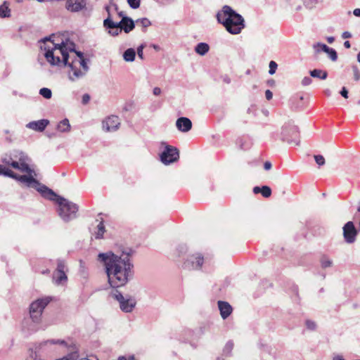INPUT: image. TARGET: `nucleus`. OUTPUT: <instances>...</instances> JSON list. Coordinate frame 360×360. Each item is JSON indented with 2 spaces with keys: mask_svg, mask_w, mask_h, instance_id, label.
Segmentation results:
<instances>
[{
  "mask_svg": "<svg viewBox=\"0 0 360 360\" xmlns=\"http://www.w3.org/2000/svg\"><path fill=\"white\" fill-rule=\"evenodd\" d=\"M131 250L117 255L112 252L99 253L98 260L104 263L108 283L112 288L125 285L133 276L134 265L130 260Z\"/></svg>",
  "mask_w": 360,
  "mask_h": 360,
  "instance_id": "f257e3e1",
  "label": "nucleus"
},
{
  "mask_svg": "<svg viewBox=\"0 0 360 360\" xmlns=\"http://www.w3.org/2000/svg\"><path fill=\"white\" fill-rule=\"evenodd\" d=\"M217 19L218 22L223 25L226 31L231 34L240 33L245 27L243 16L227 5L224 6L217 13Z\"/></svg>",
  "mask_w": 360,
  "mask_h": 360,
  "instance_id": "f03ea898",
  "label": "nucleus"
},
{
  "mask_svg": "<svg viewBox=\"0 0 360 360\" xmlns=\"http://www.w3.org/2000/svg\"><path fill=\"white\" fill-rule=\"evenodd\" d=\"M42 41L44 43L49 41L51 44V46H45L44 47L45 50L44 56L51 65L60 66L63 65L68 67L71 56L69 55L64 42L56 44L54 42V40L51 39V37H45L42 39Z\"/></svg>",
  "mask_w": 360,
  "mask_h": 360,
  "instance_id": "7ed1b4c3",
  "label": "nucleus"
},
{
  "mask_svg": "<svg viewBox=\"0 0 360 360\" xmlns=\"http://www.w3.org/2000/svg\"><path fill=\"white\" fill-rule=\"evenodd\" d=\"M30 172H25L27 174L24 175H19L13 171V176H11V178L18 181L27 188L36 189L46 199L54 198L56 196V193L36 179L37 174L30 167Z\"/></svg>",
  "mask_w": 360,
  "mask_h": 360,
  "instance_id": "20e7f679",
  "label": "nucleus"
},
{
  "mask_svg": "<svg viewBox=\"0 0 360 360\" xmlns=\"http://www.w3.org/2000/svg\"><path fill=\"white\" fill-rule=\"evenodd\" d=\"M1 162L6 167H11L20 172H30L29 162L30 160L28 155L23 151L18 149H13L4 153L1 157Z\"/></svg>",
  "mask_w": 360,
  "mask_h": 360,
  "instance_id": "39448f33",
  "label": "nucleus"
},
{
  "mask_svg": "<svg viewBox=\"0 0 360 360\" xmlns=\"http://www.w3.org/2000/svg\"><path fill=\"white\" fill-rule=\"evenodd\" d=\"M70 51L76 55L71 56V58L69 60L68 68H70V70L68 72V78L72 82H75L85 76L88 72L89 68L87 62L89 60L84 58V54L81 51H77L73 49Z\"/></svg>",
  "mask_w": 360,
  "mask_h": 360,
  "instance_id": "423d86ee",
  "label": "nucleus"
},
{
  "mask_svg": "<svg viewBox=\"0 0 360 360\" xmlns=\"http://www.w3.org/2000/svg\"><path fill=\"white\" fill-rule=\"evenodd\" d=\"M275 141L281 140L289 144L298 146L300 143V133L297 126L289 122L284 124L280 129L274 132L271 136Z\"/></svg>",
  "mask_w": 360,
  "mask_h": 360,
  "instance_id": "0eeeda50",
  "label": "nucleus"
},
{
  "mask_svg": "<svg viewBox=\"0 0 360 360\" xmlns=\"http://www.w3.org/2000/svg\"><path fill=\"white\" fill-rule=\"evenodd\" d=\"M49 200L56 201L58 205V213L65 222H68L77 218L79 207L77 204L56 194V196Z\"/></svg>",
  "mask_w": 360,
  "mask_h": 360,
  "instance_id": "6e6552de",
  "label": "nucleus"
},
{
  "mask_svg": "<svg viewBox=\"0 0 360 360\" xmlns=\"http://www.w3.org/2000/svg\"><path fill=\"white\" fill-rule=\"evenodd\" d=\"M51 300L52 297L48 296L39 298L31 303L30 315L33 322L38 323L41 321L42 312Z\"/></svg>",
  "mask_w": 360,
  "mask_h": 360,
  "instance_id": "1a4fd4ad",
  "label": "nucleus"
},
{
  "mask_svg": "<svg viewBox=\"0 0 360 360\" xmlns=\"http://www.w3.org/2000/svg\"><path fill=\"white\" fill-rule=\"evenodd\" d=\"M112 296L119 302L120 309L125 313L132 311L136 304V301L134 297H124L117 290L112 293Z\"/></svg>",
  "mask_w": 360,
  "mask_h": 360,
  "instance_id": "9d476101",
  "label": "nucleus"
},
{
  "mask_svg": "<svg viewBox=\"0 0 360 360\" xmlns=\"http://www.w3.org/2000/svg\"><path fill=\"white\" fill-rule=\"evenodd\" d=\"M165 148L160 154V160L165 165H169L176 162L179 158V150L174 146L162 143Z\"/></svg>",
  "mask_w": 360,
  "mask_h": 360,
  "instance_id": "9b49d317",
  "label": "nucleus"
},
{
  "mask_svg": "<svg viewBox=\"0 0 360 360\" xmlns=\"http://www.w3.org/2000/svg\"><path fill=\"white\" fill-rule=\"evenodd\" d=\"M68 268L64 260L58 259L57 267L53 274V281L57 285H63L68 281Z\"/></svg>",
  "mask_w": 360,
  "mask_h": 360,
  "instance_id": "f8f14e48",
  "label": "nucleus"
},
{
  "mask_svg": "<svg viewBox=\"0 0 360 360\" xmlns=\"http://www.w3.org/2000/svg\"><path fill=\"white\" fill-rule=\"evenodd\" d=\"M204 262V257L200 253L193 254L188 256L184 263V268L188 270L200 269Z\"/></svg>",
  "mask_w": 360,
  "mask_h": 360,
  "instance_id": "ddd939ff",
  "label": "nucleus"
},
{
  "mask_svg": "<svg viewBox=\"0 0 360 360\" xmlns=\"http://www.w3.org/2000/svg\"><path fill=\"white\" fill-rule=\"evenodd\" d=\"M120 119L116 115H110L102 122V128L105 131L110 132L117 130L120 127Z\"/></svg>",
  "mask_w": 360,
  "mask_h": 360,
  "instance_id": "4468645a",
  "label": "nucleus"
},
{
  "mask_svg": "<svg viewBox=\"0 0 360 360\" xmlns=\"http://www.w3.org/2000/svg\"><path fill=\"white\" fill-rule=\"evenodd\" d=\"M343 235L347 243H352L355 241L357 231L352 221H348L345 224Z\"/></svg>",
  "mask_w": 360,
  "mask_h": 360,
  "instance_id": "2eb2a0df",
  "label": "nucleus"
},
{
  "mask_svg": "<svg viewBox=\"0 0 360 360\" xmlns=\"http://www.w3.org/2000/svg\"><path fill=\"white\" fill-rule=\"evenodd\" d=\"M86 0H66L65 8L70 12H79L86 8Z\"/></svg>",
  "mask_w": 360,
  "mask_h": 360,
  "instance_id": "dca6fc26",
  "label": "nucleus"
},
{
  "mask_svg": "<svg viewBox=\"0 0 360 360\" xmlns=\"http://www.w3.org/2000/svg\"><path fill=\"white\" fill-rule=\"evenodd\" d=\"M49 122L48 120L42 119L37 121H32L27 124L26 127L36 131H43Z\"/></svg>",
  "mask_w": 360,
  "mask_h": 360,
  "instance_id": "f3484780",
  "label": "nucleus"
},
{
  "mask_svg": "<svg viewBox=\"0 0 360 360\" xmlns=\"http://www.w3.org/2000/svg\"><path fill=\"white\" fill-rule=\"evenodd\" d=\"M176 126L179 131L182 132H187L191 130L192 127V122L188 118L181 117L177 119Z\"/></svg>",
  "mask_w": 360,
  "mask_h": 360,
  "instance_id": "a211bd4d",
  "label": "nucleus"
},
{
  "mask_svg": "<svg viewBox=\"0 0 360 360\" xmlns=\"http://www.w3.org/2000/svg\"><path fill=\"white\" fill-rule=\"evenodd\" d=\"M218 307L223 319H227L232 313V307L227 302L218 301Z\"/></svg>",
  "mask_w": 360,
  "mask_h": 360,
  "instance_id": "6ab92c4d",
  "label": "nucleus"
},
{
  "mask_svg": "<svg viewBox=\"0 0 360 360\" xmlns=\"http://www.w3.org/2000/svg\"><path fill=\"white\" fill-rule=\"evenodd\" d=\"M123 25L124 22H122V19L118 22H113L112 17L106 18L103 20V27L105 29H117V30L120 29L122 31L123 30Z\"/></svg>",
  "mask_w": 360,
  "mask_h": 360,
  "instance_id": "aec40b11",
  "label": "nucleus"
},
{
  "mask_svg": "<svg viewBox=\"0 0 360 360\" xmlns=\"http://www.w3.org/2000/svg\"><path fill=\"white\" fill-rule=\"evenodd\" d=\"M43 344L44 345H46L47 344H53V345H55V344H60V345H63L66 347L68 352H70V351L73 350V347L72 346H75V347H79L78 345L76 343H75V342H71L70 344H68L65 340H46V341L44 342Z\"/></svg>",
  "mask_w": 360,
  "mask_h": 360,
  "instance_id": "412c9836",
  "label": "nucleus"
},
{
  "mask_svg": "<svg viewBox=\"0 0 360 360\" xmlns=\"http://www.w3.org/2000/svg\"><path fill=\"white\" fill-rule=\"evenodd\" d=\"M122 22H124L123 30L125 33L130 32L135 27L134 21L131 18H129L128 16L122 17Z\"/></svg>",
  "mask_w": 360,
  "mask_h": 360,
  "instance_id": "4be33fe9",
  "label": "nucleus"
},
{
  "mask_svg": "<svg viewBox=\"0 0 360 360\" xmlns=\"http://www.w3.org/2000/svg\"><path fill=\"white\" fill-rule=\"evenodd\" d=\"M9 2L5 1L0 5V18H10L11 15V10L9 8Z\"/></svg>",
  "mask_w": 360,
  "mask_h": 360,
  "instance_id": "5701e85b",
  "label": "nucleus"
},
{
  "mask_svg": "<svg viewBox=\"0 0 360 360\" xmlns=\"http://www.w3.org/2000/svg\"><path fill=\"white\" fill-rule=\"evenodd\" d=\"M252 191L255 194L261 193L262 195L264 198L270 197V187L268 186H263L262 187L255 186L252 189Z\"/></svg>",
  "mask_w": 360,
  "mask_h": 360,
  "instance_id": "b1692460",
  "label": "nucleus"
},
{
  "mask_svg": "<svg viewBox=\"0 0 360 360\" xmlns=\"http://www.w3.org/2000/svg\"><path fill=\"white\" fill-rule=\"evenodd\" d=\"M73 347V350L68 352V354L62 358L58 359V360H77L79 356V347Z\"/></svg>",
  "mask_w": 360,
  "mask_h": 360,
  "instance_id": "393cba45",
  "label": "nucleus"
},
{
  "mask_svg": "<svg viewBox=\"0 0 360 360\" xmlns=\"http://www.w3.org/2000/svg\"><path fill=\"white\" fill-rule=\"evenodd\" d=\"M209 45L204 42L198 43L195 47V51L200 56L205 55L209 51Z\"/></svg>",
  "mask_w": 360,
  "mask_h": 360,
  "instance_id": "a878e982",
  "label": "nucleus"
},
{
  "mask_svg": "<svg viewBox=\"0 0 360 360\" xmlns=\"http://www.w3.org/2000/svg\"><path fill=\"white\" fill-rule=\"evenodd\" d=\"M136 51L134 49H127L123 53V58L127 62H133L135 60Z\"/></svg>",
  "mask_w": 360,
  "mask_h": 360,
  "instance_id": "bb28decb",
  "label": "nucleus"
},
{
  "mask_svg": "<svg viewBox=\"0 0 360 360\" xmlns=\"http://www.w3.org/2000/svg\"><path fill=\"white\" fill-rule=\"evenodd\" d=\"M309 73L312 77L319 78L321 79H326L328 77V73L326 71L319 69H314L311 70Z\"/></svg>",
  "mask_w": 360,
  "mask_h": 360,
  "instance_id": "cd10ccee",
  "label": "nucleus"
},
{
  "mask_svg": "<svg viewBox=\"0 0 360 360\" xmlns=\"http://www.w3.org/2000/svg\"><path fill=\"white\" fill-rule=\"evenodd\" d=\"M57 129L60 132H68L70 130L69 120L65 118L60 121L57 125Z\"/></svg>",
  "mask_w": 360,
  "mask_h": 360,
  "instance_id": "c85d7f7f",
  "label": "nucleus"
},
{
  "mask_svg": "<svg viewBox=\"0 0 360 360\" xmlns=\"http://www.w3.org/2000/svg\"><path fill=\"white\" fill-rule=\"evenodd\" d=\"M105 231V229L103 222L100 221L99 224L97 225L96 231H94L93 235L96 239H101L103 238Z\"/></svg>",
  "mask_w": 360,
  "mask_h": 360,
  "instance_id": "c756f323",
  "label": "nucleus"
},
{
  "mask_svg": "<svg viewBox=\"0 0 360 360\" xmlns=\"http://www.w3.org/2000/svg\"><path fill=\"white\" fill-rule=\"evenodd\" d=\"M320 262L321 267L323 269L330 267L333 265L332 259L326 255H323L321 257Z\"/></svg>",
  "mask_w": 360,
  "mask_h": 360,
  "instance_id": "7c9ffc66",
  "label": "nucleus"
},
{
  "mask_svg": "<svg viewBox=\"0 0 360 360\" xmlns=\"http://www.w3.org/2000/svg\"><path fill=\"white\" fill-rule=\"evenodd\" d=\"M0 175L11 178L13 176V171L2 163L0 164Z\"/></svg>",
  "mask_w": 360,
  "mask_h": 360,
  "instance_id": "2f4dec72",
  "label": "nucleus"
},
{
  "mask_svg": "<svg viewBox=\"0 0 360 360\" xmlns=\"http://www.w3.org/2000/svg\"><path fill=\"white\" fill-rule=\"evenodd\" d=\"M324 49L326 50V53L328 54L330 58L333 61H336L338 59V54L335 49L330 48L328 46H324Z\"/></svg>",
  "mask_w": 360,
  "mask_h": 360,
  "instance_id": "473e14b6",
  "label": "nucleus"
},
{
  "mask_svg": "<svg viewBox=\"0 0 360 360\" xmlns=\"http://www.w3.org/2000/svg\"><path fill=\"white\" fill-rule=\"evenodd\" d=\"M39 94L46 99H49L52 96L51 90L46 87L41 88L39 90Z\"/></svg>",
  "mask_w": 360,
  "mask_h": 360,
  "instance_id": "72a5a7b5",
  "label": "nucleus"
},
{
  "mask_svg": "<svg viewBox=\"0 0 360 360\" xmlns=\"http://www.w3.org/2000/svg\"><path fill=\"white\" fill-rule=\"evenodd\" d=\"M137 25H141L143 27L146 28L151 25L149 19L146 18H139L136 20Z\"/></svg>",
  "mask_w": 360,
  "mask_h": 360,
  "instance_id": "f704fd0d",
  "label": "nucleus"
},
{
  "mask_svg": "<svg viewBox=\"0 0 360 360\" xmlns=\"http://www.w3.org/2000/svg\"><path fill=\"white\" fill-rule=\"evenodd\" d=\"M233 348V342L232 341H229L226 344V345L223 349L224 354L226 356L230 355Z\"/></svg>",
  "mask_w": 360,
  "mask_h": 360,
  "instance_id": "c9c22d12",
  "label": "nucleus"
},
{
  "mask_svg": "<svg viewBox=\"0 0 360 360\" xmlns=\"http://www.w3.org/2000/svg\"><path fill=\"white\" fill-rule=\"evenodd\" d=\"M127 3L131 8L136 9L141 5V0H127Z\"/></svg>",
  "mask_w": 360,
  "mask_h": 360,
  "instance_id": "e433bc0d",
  "label": "nucleus"
},
{
  "mask_svg": "<svg viewBox=\"0 0 360 360\" xmlns=\"http://www.w3.org/2000/svg\"><path fill=\"white\" fill-rule=\"evenodd\" d=\"M324 46H328L327 45L324 44H322V43H316V44H314L313 45V48L316 51V52H320V51H323L326 53V50L324 49Z\"/></svg>",
  "mask_w": 360,
  "mask_h": 360,
  "instance_id": "4c0bfd02",
  "label": "nucleus"
},
{
  "mask_svg": "<svg viewBox=\"0 0 360 360\" xmlns=\"http://www.w3.org/2000/svg\"><path fill=\"white\" fill-rule=\"evenodd\" d=\"M314 160L319 166H323L325 164V158L323 155H314Z\"/></svg>",
  "mask_w": 360,
  "mask_h": 360,
  "instance_id": "58836bf2",
  "label": "nucleus"
},
{
  "mask_svg": "<svg viewBox=\"0 0 360 360\" xmlns=\"http://www.w3.org/2000/svg\"><path fill=\"white\" fill-rule=\"evenodd\" d=\"M352 68L354 72V80L359 81L360 79V71L359 70L356 65H352Z\"/></svg>",
  "mask_w": 360,
  "mask_h": 360,
  "instance_id": "ea45409f",
  "label": "nucleus"
},
{
  "mask_svg": "<svg viewBox=\"0 0 360 360\" xmlns=\"http://www.w3.org/2000/svg\"><path fill=\"white\" fill-rule=\"evenodd\" d=\"M305 324L309 330H314L316 329V323L311 320H307Z\"/></svg>",
  "mask_w": 360,
  "mask_h": 360,
  "instance_id": "a19ab883",
  "label": "nucleus"
},
{
  "mask_svg": "<svg viewBox=\"0 0 360 360\" xmlns=\"http://www.w3.org/2000/svg\"><path fill=\"white\" fill-rule=\"evenodd\" d=\"M145 47V45L144 44H141L138 48H137V55H138V57L139 58H141V60L143 59V49Z\"/></svg>",
  "mask_w": 360,
  "mask_h": 360,
  "instance_id": "79ce46f5",
  "label": "nucleus"
},
{
  "mask_svg": "<svg viewBox=\"0 0 360 360\" xmlns=\"http://www.w3.org/2000/svg\"><path fill=\"white\" fill-rule=\"evenodd\" d=\"M297 98L299 99L300 101L297 103L296 107L302 108L303 106V104L301 103L300 102L304 100V95L303 94H297L294 97L293 99H297Z\"/></svg>",
  "mask_w": 360,
  "mask_h": 360,
  "instance_id": "37998d69",
  "label": "nucleus"
},
{
  "mask_svg": "<svg viewBox=\"0 0 360 360\" xmlns=\"http://www.w3.org/2000/svg\"><path fill=\"white\" fill-rule=\"evenodd\" d=\"M108 30L109 34H110L113 37L117 36L122 32L120 29H118V30H117V29H108Z\"/></svg>",
  "mask_w": 360,
  "mask_h": 360,
  "instance_id": "c03bdc74",
  "label": "nucleus"
},
{
  "mask_svg": "<svg viewBox=\"0 0 360 360\" xmlns=\"http://www.w3.org/2000/svg\"><path fill=\"white\" fill-rule=\"evenodd\" d=\"M312 82L311 79L309 77H305L302 80V84L303 86H307L309 85Z\"/></svg>",
  "mask_w": 360,
  "mask_h": 360,
  "instance_id": "a18cd8bd",
  "label": "nucleus"
},
{
  "mask_svg": "<svg viewBox=\"0 0 360 360\" xmlns=\"http://www.w3.org/2000/svg\"><path fill=\"white\" fill-rule=\"evenodd\" d=\"M90 101V96L88 94H85L82 96V102L83 104H87Z\"/></svg>",
  "mask_w": 360,
  "mask_h": 360,
  "instance_id": "49530a36",
  "label": "nucleus"
},
{
  "mask_svg": "<svg viewBox=\"0 0 360 360\" xmlns=\"http://www.w3.org/2000/svg\"><path fill=\"white\" fill-rule=\"evenodd\" d=\"M340 93L341 96H343L344 98H348V91L347 90V89L345 87H342Z\"/></svg>",
  "mask_w": 360,
  "mask_h": 360,
  "instance_id": "de8ad7c7",
  "label": "nucleus"
},
{
  "mask_svg": "<svg viewBox=\"0 0 360 360\" xmlns=\"http://www.w3.org/2000/svg\"><path fill=\"white\" fill-rule=\"evenodd\" d=\"M117 360H137L134 358L133 355L129 356L128 358H127L124 356H120L118 357Z\"/></svg>",
  "mask_w": 360,
  "mask_h": 360,
  "instance_id": "09e8293b",
  "label": "nucleus"
},
{
  "mask_svg": "<svg viewBox=\"0 0 360 360\" xmlns=\"http://www.w3.org/2000/svg\"><path fill=\"white\" fill-rule=\"evenodd\" d=\"M277 64L276 62L271 60V75L275 73L276 69H277Z\"/></svg>",
  "mask_w": 360,
  "mask_h": 360,
  "instance_id": "8fccbe9b",
  "label": "nucleus"
},
{
  "mask_svg": "<svg viewBox=\"0 0 360 360\" xmlns=\"http://www.w3.org/2000/svg\"><path fill=\"white\" fill-rule=\"evenodd\" d=\"M343 39H349L352 37V34L349 32H344L342 34Z\"/></svg>",
  "mask_w": 360,
  "mask_h": 360,
  "instance_id": "3c124183",
  "label": "nucleus"
},
{
  "mask_svg": "<svg viewBox=\"0 0 360 360\" xmlns=\"http://www.w3.org/2000/svg\"><path fill=\"white\" fill-rule=\"evenodd\" d=\"M153 94H154V95H155V96H158V95H160V94H161V89H160V88H159V87H155V88L153 89Z\"/></svg>",
  "mask_w": 360,
  "mask_h": 360,
  "instance_id": "603ef678",
  "label": "nucleus"
},
{
  "mask_svg": "<svg viewBox=\"0 0 360 360\" xmlns=\"http://www.w3.org/2000/svg\"><path fill=\"white\" fill-rule=\"evenodd\" d=\"M105 9L108 13V16L107 18H109V17H111V13H110V6L108 5V6H105Z\"/></svg>",
  "mask_w": 360,
  "mask_h": 360,
  "instance_id": "864d4df0",
  "label": "nucleus"
},
{
  "mask_svg": "<svg viewBox=\"0 0 360 360\" xmlns=\"http://www.w3.org/2000/svg\"><path fill=\"white\" fill-rule=\"evenodd\" d=\"M353 14L356 17H360V8H355L353 11Z\"/></svg>",
  "mask_w": 360,
  "mask_h": 360,
  "instance_id": "5fc2aeb1",
  "label": "nucleus"
},
{
  "mask_svg": "<svg viewBox=\"0 0 360 360\" xmlns=\"http://www.w3.org/2000/svg\"><path fill=\"white\" fill-rule=\"evenodd\" d=\"M265 96H266V98L268 101H270V96H271V94H270V89H267L265 91Z\"/></svg>",
  "mask_w": 360,
  "mask_h": 360,
  "instance_id": "6e6d98bb",
  "label": "nucleus"
},
{
  "mask_svg": "<svg viewBox=\"0 0 360 360\" xmlns=\"http://www.w3.org/2000/svg\"><path fill=\"white\" fill-rule=\"evenodd\" d=\"M264 169L266 170H269L270 169V162L269 161H266L265 163H264Z\"/></svg>",
  "mask_w": 360,
  "mask_h": 360,
  "instance_id": "4d7b16f0",
  "label": "nucleus"
},
{
  "mask_svg": "<svg viewBox=\"0 0 360 360\" xmlns=\"http://www.w3.org/2000/svg\"><path fill=\"white\" fill-rule=\"evenodd\" d=\"M326 39L329 44H332L335 41V38L333 37H328Z\"/></svg>",
  "mask_w": 360,
  "mask_h": 360,
  "instance_id": "13d9d810",
  "label": "nucleus"
},
{
  "mask_svg": "<svg viewBox=\"0 0 360 360\" xmlns=\"http://www.w3.org/2000/svg\"><path fill=\"white\" fill-rule=\"evenodd\" d=\"M344 46L346 48V49H349L351 47V44H350V42L349 41H345L344 42Z\"/></svg>",
  "mask_w": 360,
  "mask_h": 360,
  "instance_id": "bf43d9fd",
  "label": "nucleus"
},
{
  "mask_svg": "<svg viewBox=\"0 0 360 360\" xmlns=\"http://www.w3.org/2000/svg\"><path fill=\"white\" fill-rule=\"evenodd\" d=\"M262 112L265 115L266 117H268L269 115V110L267 109H264L262 110Z\"/></svg>",
  "mask_w": 360,
  "mask_h": 360,
  "instance_id": "052dcab7",
  "label": "nucleus"
},
{
  "mask_svg": "<svg viewBox=\"0 0 360 360\" xmlns=\"http://www.w3.org/2000/svg\"><path fill=\"white\" fill-rule=\"evenodd\" d=\"M333 360H345V359L340 356H336L333 359Z\"/></svg>",
  "mask_w": 360,
  "mask_h": 360,
  "instance_id": "680f3d73",
  "label": "nucleus"
},
{
  "mask_svg": "<svg viewBox=\"0 0 360 360\" xmlns=\"http://www.w3.org/2000/svg\"><path fill=\"white\" fill-rule=\"evenodd\" d=\"M110 4L112 6H113L115 7V9H117V4L112 3L113 0H110Z\"/></svg>",
  "mask_w": 360,
  "mask_h": 360,
  "instance_id": "e2e57ef3",
  "label": "nucleus"
},
{
  "mask_svg": "<svg viewBox=\"0 0 360 360\" xmlns=\"http://www.w3.org/2000/svg\"><path fill=\"white\" fill-rule=\"evenodd\" d=\"M356 58L357 61L360 63V52L357 54Z\"/></svg>",
  "mask_w": 360,
  "mask_h": 360,
  "instance_id": "0e129e2a",
  "label": "nucleus"
},
{
  "mask_svg": "<svg viewBox=\"0 0 360 360\" xmlns=\"http://www.w3.org/2000/svg\"><path fill=\"white\" fill-rule=\"evenodd\" d=\"M325 92H326V94L328 96H330V90H328H328H326Z\"/></svg>",
  "mask_w": 360,
  "mask_h": 360,
  "instance_id": "69168bd1",
  "label": "nucleus"
},
{
  "mask_svg": "<svg viewBox=\"0 0 360 360\" xmlns=\"http://www.w3.org/2000/svg\"><path fill=\"white\" fill-rule=\"evenodd\" d=\"M224 81L225 82L228 83V84L230 82V79L229 78H226V77L224 79Z\"/></svg>",
  "mask_w": 360,
  "mask_h": 360,
  "instance_id": "338daca9",
  "label": "nucleus"
},
{
  "mask_svg": "<svg viewBox=\"0 0 360 360\" xmlns=\"http://www.w3.org/2000/svg\"><path fill=\"white\" fill-rule=\"evenodd\" d=\"M153 48L156 50H158L159 49V46H157V45H153Z\"/></svg>",
  "mask_w": 360,
  "mask_h": 360,
  "instance_id": "774afa93",
  "label": "nucleus"
}]
</instances>
